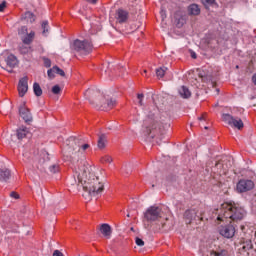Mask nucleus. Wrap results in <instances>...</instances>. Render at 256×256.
Here are the masks:
<instances>
[{
    "label": "nucleus",
    "mask_w": 256,
    "mask_h": 256,
    "mask_svg": "<svg viewBox=\"0 0 256 256\" xmlns=\"http://www.w3.org/2000/svg\"><path fill=\"white\" fill-rule=\"evenodd\" d=\"M216 223H226L225 226L221 225L219 233L226 239H233L235 237V226L231 224L232 221H241L245 217V209L237 206V204L223 203L220 208L216 210Z\"/></svg>",
    "instance_id": "nucleus-1"
},
{
    "label": "nucleus",
    "mask_w": 256,
    "mask_h": 256,
    "mask_svg": "<svg viewBox=\"0 0 256 256\" xmlns=\"http://www.w3.org/2000/svg\"><path fill=\"white\" fill-rule=\"evenodd\" d=\"M78 183H81L88 197H97L103 193L105 186L99 181V177L93 173V168L90 165H82L76 172Z\"/></svg>",
    "instance_id": "nucleus-2"
},
{
    "label": "nucleus",
    "mask_w": 256,
    "mask_h": 256,
    "mask_svg": "<svg viewBox=\"0 0 256 256\" xmlns=\"http://www.w3.org/2000/svg\"><path fill=\"white\" fill-rule=\"evenodd\" d=\"M84 97L92 104H96L101 111H111L115 107V100L103 95L97 88H89L85 91Z\"/></svg>",
    "instance_id": "nucleus-3"
},
{
    "label": "nucleus",
    "mask_w": 256,
    "mask_h": 256,
    "mask_svg": "<svg viewBox=\"0 0 256 256\" xmlns=\"http://www.w3.org/2000/svg\"><path fill=\"white\" fill-rule=\"evenodd\" d=\"M19 61L17 60V56L9 53L8 51L3 52L0 56V67L8 71V73H13V69L17 67Z\"/></svg>",
    "instance_id": "nucleus-4"
},
{
    "label": "nucleus",
    "mask_w": 256,
    "mask_h": 256,
    "mask_svg": "<svg viewBox=\"0 0 256 256\" xmlns=\"http://www.w3.org/2000/svg\"><path fill=\"white\" fill-rule=\"evenodd\" d=\"M71 49L80 55H89L93 51V43L89 40L77 39L72 43Z\"/></svg>",
    "instance_id": "nucleus-5"
},
{
    "label": "nucleus",
    "mask_w": 256,
    "mask_h": 256,
    "mask_svg": "<svg viewBox=\"0 0 256 256\" xmlns=\"http://www.w3.org/2000/svg\"><path fill=\"white\" fill-rule=\"evenodd\" d=\"M161 217H163V210L159 206H150L144 213V218L150 223L159 221Z\"/></svg>",
    "instance_id": "nucleus-6"
},
{
    "label": "nucleus",
    "mask_w": 256,
    "mask_h": 256,
    "mask_svg": "<svg viewBox=\"0 0 256 256\" xmlns=\"http://www.w3.org/2000/svg\"><path fill=\"white\" fill-rule=\"evenodd\" d=\"M222 119L224 123H227L230 125V127H234L235 129L241 130L244 127L243 120L240 118H235L230 114H223Z\"/></svg>",
    "instance_id": "nucleus-7"
},
{
    "label": "nucleus",
    "mask_w": 256,
    "mask_h": 256,
    "mask_svg": "<svg viewBox=\"0 0 256 256\" xmlns=\"http://www.w3.org/2000/svg\"><path fill=\"white\" fill-rule=\"evenodd\" d=\"M18 34L24 35L22 37V43H24V45H31V43H33V39H35V31H30L28 33L27 26H22L18 30Z\"/></svg>",
    "instance_id": "nucleus-8"
},
{
    "label": "nucleus",
    "mask_w": 256,
    "mask_h": 256,
    "mask_svg": "<svg viewBox=\"0 0 256 256\" xmlns=\"http://www.w3.org/2000/svg\"><path fill=\"white\" fill-rule=\"evenodd\" d=\"M254 187L255 183L251 180H240L236 185L238 193H246V191H251Z\"/></svg>",
    "instance_id": "nucleus-9"
},
{
    "label": "nucleus",
    "mask_w": 256,
    "mask_h": 256,
    "mask_svg": "<svg viewBox=\"0 0 256 256\" xmlns=\"http://www.w3.org/2000/svg\"><path fill=\"white\" fill-rule=\"evenodd\" d=\"M19 115L20 117H22L25 123H31V121H33V116L31 115V111H29V108H27V105H25V102H23L19 106Z\"/></svg>",
    "instance_id": "nucleus-10"
},
{
    "label": "nucleus",
    "mask_w": 256,
    "mask_h": 256,
    "mask_svg": "<svg viewBox=\"0 0 256 256\" xmlns=\"http://www.w3.org/2000/svg\"><path fill=\"white\" fill-rule=\"evenodd\" d=\"M28 81H29V78L27 76H24L19 80V83H18L19 97H25V94L27 93V91H29Z\"/></svg>",
    "instance_id": "nucleus-11"
},
{
    "label": "nucleus",
    "mask_w": 256,
    "mask_h": 256,
    "mask_svg": "<svg viewBox=\"0 0 256 256\" xmlns=\"http://www.w3.org/2000/svg\"><path fill=\"white\" fill-rule=\"evenodd\" d=\"M185 21H186L185 16L181 14V12H176L174 14V23L176 27H178L179 29H181V27L185 25Z\"/></svg>",
    "instance_id": "nucleus-12"
},
{
    "label": "nucleus",
    "mask_w": 256,
    "mask_h": 256,
    "mask_svg": "<svg viewBox=\"0 0 256 256\" xmlns=\"http://www.w3.org/2000/svg\"><path fill=\"white\" fill-rule=\"evenodd\" d=\"M100 232L106 239H111V234L113 233V230L111 229V226L109 224H102L100 226Z\"/></svg>",
    "instance_id": "nucleus-13"
},
{
    "label": "nucleus",
    "mask_w": 256,
    "mask_h": 256,
    "mask_svg": "<svg viewBox=\"0 0 256 256\" xmlns=\"http://www.w3.org/2000/svg\"><path fill=\"white\" fill-rule=\"evenodd\" d=\"M116 19L118 23H125L129 19V13L123 9H119L116 13Z\"/></svg>",
    "instance_id": "nucleus-14"
},
{
    "label": "nucleus",
    "mask_w": 256,
    "mask_h": 256,
    "mask_svg": "<svg viewBox=\"0 0 256 256\" xmlns=\"http://www.w3.org/2000/svg\"><path fill=\"white\" fill-rule=\"evenodd\" d=\"M30 131L29 128L25 126H21L20 128L17 129V138L18 139H25L27 135H29Z\"/></svg>",
    "instance_id": "nucleus-15"
},
{
    "label": "nucleus",
    "mask_w": 256,
    "mask_h": 256,
    "mask_svg": "<svg viewBox=\"0 0 256 256\" xmlns=\"http://www.w3.org/2000/svg\"><path fill=\"white\" fill-rule=\"evenodd\" d=\"M188 13L189 15H200L201 14V8L197 4H191L188 6Z\"/></svg>",
    "instance_id": "nucleus-16"
},
{
    "label": "nucleus",
    "mask_w": 256,
    "mask_h": 256,
    "mask_svg": "<svg viewBox=\"0 0 256 256\" xmlns=\"http://www.w3.org/2000/svg\"><path fill=\"white\" fill-rule=\"evenodd\" d=\"M184 217H185L186 221H188L187 223H191V221H193V219H195V217H197V211H195V209L187 210L184 213Z\"/></svg>",
    "instance_id": "nucleus-17"
},
{
    "label": "nucleus",
    "mask_w": 256,
    "mask_h": 256,
    "mask_svg": "<svg viewBox=\"0 0 256 256\" xmlns=\"http://www.w3.org/2000/svg\"><path fill=\"white\" fill-rule=\"evenodd\" d=\"M178 93H179L180 97H182V99H189V97H191V91L186 86H182L178 90Z\"/></svg>",
    "instance_id": "nucleus-18"
},
{
    "label": "nucleus",
    "mask_w": 256,
    "mask_h": 256,
    "mask_svg": "<svg viewBox=\"0 0 256 256\" xmlns=\"http://www.w3.org/2000/svg\"><path fill=\"white\" fill-rule=\"evenodd\" d=\"M51 73H56V75H60V77H65V71L59 68V66H54L53 68L49 69L48 75H51Z\"/></svg>",
    "instance_id": "nucleus-19"
},
{
    "label": "nucleus",
    "mask_w": 256,
    "mask_h": 256,
    "mask_svg": "<svg viewBox=\"0 0 256 256\" xmlns=\"http://www.w3.org/2000/svg\"><path fill=\"white\" fill-rule=\"evenodd\" d=\"M11 177L9 169H0V181H7Z\"/></svg>",
    "instance_id": "nucleus-20"
},
{
    "label": "nucleus",
    "mask_w": 256,
    "mask_h": 256,
    "mask_svg": "<svg viewBox=\"0 0 256 256\" xmlns=\"http://www.w3.org/2000/svg\"><path fill=\"white\" fill-rule=\"evenodd\" d=\"M210 256H229V251L225 249L212 250L210 251Z\"/></svg>",
    "instance_id": "nucleus-21"
},
{
    "label": "nucleus",
    "mask_w": 256,
    "mask_h": 256,
    "mask_svg": "<svg viewBox=\"0 0 256 256\" xmlns=\"http://www.w3.org/2000/svg\"><path fill=\"white\" fill-rule=\"evenodd\" d=\"M33 91L36 97H41L43 95V90L41 89V86L37 82L33 84Z\"/></svg>",
    "instance_id": "nucleus-22"
},
{
    "label": "nucleus",
    "mask_w": 256,
    "mask_h": 256,
    "mask_svg": "<svg viewBox=\"0 0 256 256\" xmlns=\"http://www.w3.org/2000/svg\"><path fill=\"white\" fill-rule=\"evenodd\" d=\"M165 73H167V67L165 66L156 69V76L158 79H163V77H165Z\"/></svg>",
    "instance_id": "nucleus-23"
},
{
    "label": "nucleus",
    "mask_w": 256,
    "mask_h": 256,
    "mask_svg": "<svg viewBox=\"0 0 256 256\" xmlns=\"http://www.w3.org/2000/svg\"><path fill=\"white\" fill-rule=\"evenodd\" d=\"M105 143H107V137L105 136V134H102L99 136V139H98L99 149H104Z\"/></svg>",
    "instance_id": "nucleus-24"
},
{
    "label": "nucleus",
    "mask_w": 256,
    "mask_h": 256,
    "mask_svg": "<svg viewBox=\"0 0 256 256\" xmlns=\"http://www.w3.org/2000/svg\"><path fill=\"white\" fill-rule=\"evenodd\" d=\"M201 3L206 9H208V7H213V5L217 3V0H201Z\"/></svg>",
    "instance_id": "nucleus-25"
},
{
    "label": "nucleus",
    "mask_w": 256,
    "mask_h": 256,
    "mask_svg": "<svg viewBox=\"0 0 256 256\" xmlns=\"http://www.w3.org/2000/svg\"><path fill=\"white\" fill-rule=\"evenodd\" d=\"M42 29H43V35H45V37H47V33H49V22L48 21H44L42 22Z\"/></svg>",
    "instance_id": "nucleus-26"
},
{
    "label": "nucleus",
    "mask_w": 256,
    "mask_h": 256,
    "mask_svg": "<svg viewBox=\"0 0 256 256\" xmlns=\"http://www.w3.org/2000/svg\"><path fill=\"white\" fill-rule=\"evenodd\" d=\"M100 161H101V163H112L113 158H111V156H109V155H105V156L101 157Z\"/></svg>",
    "instance_id": "nucleus-27"
},
{
    "label": "nucleus",
    "mask_w": 256,
    "mask_h": 256,
    "mask_svg": "<svg viewBox=\"0 0 256 256\" xmlns=\"http://www.w3.org/2000/svg\"><path fill=\"white\" fill-rule=\"evenodd\" d=\"M25 19H28L30 23H33L35 21V15H33L31 12H26Z\"/></svg>",
    "instance_id": "nucleus-28"
},
{
    "label": "nucleus",
    "mask_w": 256,
    "mask_h": 256,
    "mask_svg": "<svg viewBox=\"0 0 256 256\" xmlns=\"http://www.w3.org/2000/svg\"><path fill=\"white\" fill-rule=\"evenodd\" d=\"M157 127H159V123L153 122L151 126H148V134L152 131H157Z\"/></svg>",
    "instance_id": "nucleus-29"
},
{
    "label": "nucleus",
    "mask_w": 256,
    "mask_h": 256,
    "mask_svg": "<svg viewBox=\"0 0 256 256\" xmlns=\"http://www.w3.org/2000/svg\"><path fill=\"white\" fill-rule=\"evenodd\" d=\"M52 93H54V95H59V93H61V87H59V85L53 86Z\"/></svg>",
    "instance_id": "nucleus-30"
},
{
    "label": "nucleus",
    "mask_w": 256,
    "mask_h": 256,
    "mask_svg": "<svg viewBox=\"0 0 256 256\" xmlns=\"http://www.w3.org/2000/svg\"><path fill=\"white\" fill-rule=\"evenodd\" d=\"M50 173H59V165H52L49 167Z\"/></svg>",
    "instance_id": "nucleus-31"
},
{
    "label": "nucleus",
    "mask_w": 256,
    "mask_h": 256,
    "mask_svg": "<svg viewBox=\"0 0 256 256\" xmlns=\"http://www.w3.org/2000/svg\"><path fill=\"white\" fill-rule=\"evenodd\" d=\"M135 243H136V245H138V247H143V245H145V242L143 241V239H141L139 237H136Z\"/></svg>",
    "instance_id": "nucleus-32"
},
{
    "label": "nucleus",
    "mask_w": 256,
    "mask_h": 256,
    "mask_svg": "<svg viewBox=\"0 0 256 256\" xmlns=\"http://www.w3.org/2000/svg\"><path fill=\"white\" fill-rule=\"evenodd\" d=\"M89 144H79V150L78 151H87L89 149Z\"/></svg>",
    "instance_id": "nucleus-33"
},
{
    "label": "nucleus",
    "mask_w": 256,
    "mask_h": 256,
    "mask_svg": "<svg viewBox=\"0 0 256 256\" xmlns=\"http://www.w3.org/2000/svg\"><path fill=\"white\" fill-rule=\"evenodd\" d=\"M5 7H7V2L3 1L0 4V13H3L5 11Z\"/></svg>",
    "instance_id": "nucleus-34"
},
{
    "label": "nucleus",
    "mask_w": 256,
    "mask_h": 256,
    "mask_svg": "<svg viewBox=\"0 0 256 256\" xmlns=\"http://www.w3.org/2000/svg\"><path fill=\"white\" fill-rule=\"evenodd\" d=\"M137 97L139 99V105L143 107V97L145 96L143 94H138Z\"/></svg>",
    "instance_id": "nucleus-35"
},
{
    "label": "nucleus",
    "mask_w": 256,
    "mask_h": 256,
    "mask_svg": "<svg viewBox=\"0 0 256 256\" xmlns=\"http://www.w3.org/2000/svg\"><path fill=\"white\" fill-rule=\"evenodd\" d=\"M45 67H51V60L49 58H44Z\"/></svg>",
    "instance_id": "nucleus-36"
},
{
    "label": "nucleus",
    "mask_w": 256,
    "mask_h": 256,
    "mask_svg": "<svg viewBox=\"0 0 256 256\" xmlns=\"http://www.w3.org/2000/svg\"><path fill=\"white\" fill-rule=\"evenodd\" d=\"M10 197H12L13 199H19V194H17L16 192H11Z\"/></svg>",
    "instance_id": "nucleus-37"
},
{
    "label": "nucleus",
    "mask_w": 256,
    "mask_h": 256,
    "mask_svg": "<svg viewBox=\"0 0 256 256\" xmlns=\"http://www.w3.org/2000/svg\"><path fill=\"white\" fill-rule=\"evenodd\" d=\"M52 256H64V255H63V253H62L61 251L55 250V251L53 252V255H52Z\"/></svg>",
    "instance_id": "nucleus-38"
},
{
    "label": "nucleus",
    "mask_w": 256,
    "mask_h": 256,
    "mask_svg": "<svg viewBox=\"0 0 256 256\" xmlns=\"http://www.w3.org/2000/svg\"><path fill=\"white\" fill-rule=\"evenodd\" d=\"M246 247H253V244L251 243V240H249L248 242H246Z\"/></svg>",
    "instance_id": "nucleus-39"
},
{
    "label": "nucleus",
    "mask_w": 256,
    "mask_h": 256,
    "mask_svg": "<svg viewBox=\"0 0 256 256\" xmlns=\"http://www.w3.org/2000/svg\"><path fill=\"white\" fill-rule=\"evenodd\" d=\"M87 3H92L93 5H95V3H97V0H86Z\"/></svg>",
    "instance_id": "nucleus-40"
},
{
    "label": "nucleus",
    "mask_w": 256,
    "mask_h": 256,
    "mask_svg": "<svg viewBox=\"0 0 256 256\" xmlns=\"http://www.w3.org/2000/svg\"><path fill=\"white\" fill-rule=\"evenodd\" d=\"M191 57H192V59H197V54L192 53V54H191Z\"/></svg>",
    "instance_id": "nucleus-41"
},
{
    "label": "nucleus",
    "mask_w": 256,
    "mask_h": 256,
    "mask_svg": "<svg viewBox=\"0 0 256 256\" xmlns=\"http://www.w3.org/2000/svg\"><path fill=\"white\" fill-rule=\"evenodd\" d=\"M48 77H50V79L55 77V72L50 73V75H48Z\"/></svg>",
    "instance_id": "nucleus-42"
},
{
    "label": "nucleus",
    "mask_w": 256,
    "mask_h": 256,
    "mask_svg": "<svg viewBox=\"0 0 256 256\" xmlns=\"http://www.w3.org/2000/svg\"><path fill=\"white\" fill-rule=\"evenodd\" d=\"M199 121H205V116L199 117Z\"/></svg>",
    "instance_id": "nucleus-43"
},
{
    "label": "nucleus",
    "mask_w": 256,
    "mask_h": 256,
    "mask_svg": "<svg viewBox=\"0 0 256 256\" xmlns=\"http://www.w3.org/2000/svg\"><path fill=\"white\" fill-rule=\"evenodd\" d=\"M146 74H147V70H144V71L142 72V76L145 77Z\"/></svg>",
    "instance_id": "nucleus-44"
},
{
    "label": "nucleus",
    "mask_w": 256,
    "mask_h": 256,
    "mask_svg": "<svg viewBox=\"0 0 256 256\" xmlns=\"http://www.w3.org/2000/svg\"><path fill=\"white\" fill-rule=\"evenodd\" d=\"M241 230H242V231H245V226H241Z\"/></svg>",
    "instance_id": "nucleus-45"
},
{
    "label": "nucleus",
    "mask_w": 256,
    "mask_h": 256,
    "mask_svg": "<svg viewBox=\"0 0 256 256\" xmlns=\"http://www.w3.org/2000/svg\"><path fill=\"white\" fill-rule=\"evenodd\" d=\"M158 131H161V127L158 128Z\"/></svg>",
    "instance_id": "nucleus-46"
},
{
    "label": "nucleus",
    "mask_w": 256,
    "mask_h": 256,
    "mask_svg": "<svg viewBox=\"0 0 256 256\" xmlns=\"http://www.w3.org/2000/svg\"><path fill=\"white\" fill-rule=\"evenodd\" d=\"M204 129H208V128H207V126H206V127H204Z\"/></svg>",
    "instance_id": "nucleus-47"
},
{
    "label": "nucleus",
    "mask_w": 256,
    "mask_h": 256,
    "mask_svg": "<svg viewBox=\"0 0 256 256\" xmlns=\"http://www.w3.org/2000/svg\"><path fill=\"white\" fill-rule=\"evenodd\" d=\"M254 235H255V237H256V232H255V234H254Z\"/></svg>",
    "instance_id": "nucleus-48"
}]
</instances>
